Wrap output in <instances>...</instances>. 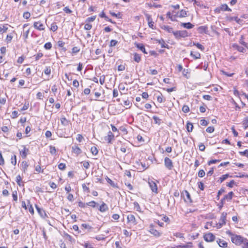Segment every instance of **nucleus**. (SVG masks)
I'll return each instance as SVG.
<instances>
[{
	"mask_svg": "<svg viewBox=\"0 0 248 248\" xmlns=\"http://www.w3.org/2000/svg\"><path fill=\"white\" fill-rule=\"evenodd\" d=\"M22 147L23 149L19 150L20 155L23 158H26L27 156V153L29 152V149L24 145L22 146Z\"/></svg>",
	"mask_w": 248,
	"mask_h": 248,
	"instance_id": "9",
	"label": "nucleus"
},
{
	"mask_svg": "<svg viewBox=\"0 0 248 248\" xmlns=\"http://www.w3.org/2000/svg\"><path fill=\"white\" fill-rule=\"evenodd\" d=\"M82 187L84 191L86 192L87 193L90 192V189L86 186L85 184H83L82 185Z\"/></svg>",
	"mask_w": 248,
	"mask_h": 248,
	"instance_id": "37",
	"label": "nucleus"
},
{
	"mask_svg": "<svg viewBox=\"0 0 248 248\" xmlns=\"http://www.w3.org/2000/svg\"><path fill=\"white\" fill-rule=\"evenodd\" d=\"M157 100L159 103H162L165 101L163 98V96L161 93L157 96Z\"/></svg>",
	"mask_w": 248,
	"mask_h": 248,
	"instance_id": "41",
	"label": "nucleus"
},
{
	"mask_svg": "<svg viewBox=\"0 0 248 248\" xmlns=\"http://www.w3.org/2000/svg\"><path fill=\"white\" fill-rule=\"evenodd\" d=\"M176 70L178 72H181L183 71V73L184 76H186V74H184V72L185 71V69H183V66L181 64H178L176 66Z\"/></svg>",
	"mask_w": 248,
	"mask_h": 248,
	"instance_id": "23",
	"label": "nucleus"
},
{
	"mask_svg": "<svg viewBox=\"0 0 248 248\" xmlns=\"http://www.w3.org/2000/svg\"><path fill=\"white\" fill-rule=\"evenodd\" d=\"M148 184L152 191L157 193L158 189L156 183L153 181H150L148 182Z\"/></svg>",
	"mask_w": 248,
	"mask_h": 248,
	"instance_id": "6",
	"label": "nucleus"
},
{
	"mask_svg": "<svg viewBox=\"0 0 248 248\" xmlns=\"http://www.w3.org/2000/svg\"><path fill=\"white\" fill-rule=\"evenodd\" d=\"M44 47L46 49H50L52 47V45H51V43L48 42V43H46L44 45Z\"/></svg>",
	"mask_w": 248,
	"mask_h": 248,
	"instance_id": "45",
	"label": "nucleus"
},
{
	"mask_svg": "<svg viewBox=\"0 0 248 248\" xmlns=\"http://www.w3.org/2000/svg\"><path fill=\"white\" fill-rule=\"evenodd\" d=\"M72 149L74 153L77 155H79L81 153V150L78 146H73Z\"/></svg>",
	"mask_w": 248,
	"mask_h": 248,
	"instance_id": "21",
	"label": "nucleus"
},
{
	"mask_svg": "<svg viewBox=\"0 0 248 248\" xmlns=\"http://www.w3.org/2000/svg\"><path fill=\"white\" fill-rule=\"evenodd\" d=\"M135 46L137 48L140 49L142 52H143L145 54H147V52L146 51L145 47L142 44L136 43Z\"/></svg>",
	"mask_w": 248,
	"mask_h": 248,
	"instance_id": "18",
	"label": "nucleus"
},
{
	"mask_svg": "<svg viewBox=\"0 0 248 248\" xmlns=\"http://www.w3.org/2000/svg\"><path fill=\"white\" fill-rule=\"evenodd\" d=\"M205 174V171L203 170H201L198 172V176L200 177H203Z\"/></svg>",
	"mask_w": 248,
	"mask_h": 248,
	"instance_id": "47",
	"label": "nucleus"
},
{
	"mask_svg": "<svg viewBox=\"0 0 248 248\" xmlns=\"http://www.w3.org/2000/svg\"><path fill=\"white\" fill-rule=\"evenodd\" d=\"M220 10L224 11H232V10L230 8L228 7V5L226 4H224L221 5V6L219 8H217L215 11L217 12H219Z\"/></svg>",
	"mask_w": 248,
	"mask_h": 248,
	"instance_id": "12",
	"label": "nucleus"
},
{
	"mask_svg": "<svg viewBox=\"0 0 248 248\" xmlns=\"http://www.w3.org/2000/svg\"><path fill=\"white\" fill-rule=\"evenodd\" d=\"M225 190L223 188H221L219 190H218L217 192V200L219 199V196L222 194L223 192H224Z\"/></svg>",
	"mask_w": 248,
	"mask_h": 248,
	"instance_id": "58",
	"label": "nucleus"
},
{
	"mask_svg": "<svg viewBox=\"0 0 248 248\" xmlns=\"http://www.w3.org/2000/svg\"><path fill=\"white\" fill-rule=\"evenodd\" d=\"M193 45L196 46L197 48H198L199 49H201L202 51H203L204 50V47L200 43H194Z\"/></svg>",
	"mask_w": 248,
	"mask_h": 248,
	"instance_id": "32",
	"label": "nucleus"
},
{
	"mask_svg": "<svg viewBox=\"0 0 248 248\" xmlns=\"http://www.w3.org/2000/svg\"><path fill=\"white\" fill-rule=\"evenodd\" d=\"M231 241L236 245L239 246L243 243L245 246H248V240L239 235L234 234L231 238Z\"/></svg>",
	"mask_w": 248,
	"mask_h": 248,
	"instance_id": "1",
	"label": "nucleus"
},
{
	"mask_svg": "<svg viewBox=\"0 0 248 248\" xmlns=\"http://www.w3.org/2000/svg\"><path fill=\"white\" fill-rule=\"evenodd\" d=\"M108 209V207L106 203L103 202V203L100 206L99 211L101 212H104Z\"/></svg>",
	"mask_w": 248,
	"mask_h": 248,
	"instance_id": "19",
	"label": "nucleus"
},
{
	"mask_svg": "<svg viewBox=\"0 0 248 248\" xmlns=\"http://www.w3.org/2000/svg\"><path fill=\"white\" fill-rule=\"evenodd\" d=\"M229 176V174H226L224 175H222L219 178L220 182L222 183L225 180H226L228 177Z\"/></svg>",
	"mask_w": 248,
	"mask_h": 248,
	"instance_id": "35",
	"label": "nucleus"
},
{
	"mask_svg": "<svg viewBox=\"0 0 248 248\" xmlns=\"http://www.w3.org/2000/svg\"><path fill=\"white\" fill-rule=\"evenodd\" d=\"M235 184V181L233 180H232L227 185V186L229 187H232Z\"/></svg>",
	"mask_w": 248,
	"mask_h": 248,
	"instance_id": "57",
	"label": "nucleus"
},
{
	"mask_svg": "<svg viewBox=\"0 0 248 248\" xmlns=\"http://www.w3.org/2000/svg\"><path fill=\"white\" fill-rule=\"evenodd\" d=\"M217 243L220 247L225 248L228 247V243L224 240L219 239L217 241Z\"/></svg>",
	"mask_w": 248,
	"mask_h": 248,
	"instance_id": "15",
	"label": "nucleus"
},
{
	"mask_svg": "<svg viewBox=\"0 0 248 248\" xmlns=\"http://www.w3.org/2000/svg\"><path fill=\"white\" fill-rule=\"evenodd\" d=\"M174 235L177 237L184 239V234H183V233H181L180 232H177V233H175L174 234Z\"/></svg>",
	"mask_w": 248,
	"mask_h": 248,
	"instance_id": "51",
	"label": "nucleus"
},
{
	"mask_svg": "<svg viewBox=\"0 0 248 248\" xmlns=\"http://www.w3.org/2000/svg\"><path fill=\"white\" fill-rule=\"evenodd\" d=\"M22 180V178L20 176V175H18L16 177V183H17V184L19 185V186H21V184H20V182Z\"/></svg>",
	"mask_w": 248,
	"mask_h": 248,
	"instance_id": "49",
	"label": "nucleus"
},
{
	"mask_svg": "<svg viewBox=\"0 0 248 248\" xmlns=\"http://www.w3.org/2000/svg\"><path fill=\"white\" fill-rule=\"evenodd\" d=\"M58 29V26L56 25V23H53L51 24L50 30L53 31H55Z\"/></svg>",
	"mask_w": 248,
	"mask_h": 248,
	"instance_id": "43",
	"label": "nucleus"
},
{
	"mask_svg": "<svg viewBox=\"0 0 248 248\" xmlns=\"http://www.w3.org/2000/svg\"><path fill=\"white\" fill-rule=\"evenodd\" d=\"M80 49L78 47L75 46L72 48V53H77L79 51Z\"/></svg>",
	"mask_w": 248,
	"mask_h": 248,
	"instance_id": "62",
	"label": "nucleus"
},
{
	"mask_svg": "<svg viewBox=\"0 0 248 248\" xmlns=\"http://www.w3.org/2000/svg\"><path fill=\"white\" fill-rule=\"evenodd\" d=\"M95 18H96L95 16H93L91 17H89L86 19V21L88 22H93L95 19Z\"/></svg>",
	"mask_w": 248,
	"mask_h": 248,
	"instance_id": "50",
	"label": "nucleus"
},
{
	"mask_svg": "<svg viewBox=\"0 0 248 248\" xmlns=\"http://www.w3.org/2000/svg\"><path fill=\"white\" fill-rule=\"evenodd\" d=\"M12 196L13 198V200L15 201H16L17 200V192L16 191L13 192Z\"/></svg>",
	"mask_w": 248,
	"mask_h": 248,
	"instance_id": "61",
	"label": "nucleus"
},
{
	"mask_svg": "<svg viewBox=\"0 0 248 248\" xmlns=\"http://www.w3.org/2000/svg\"><path fill=\"white\" fill-rule=\"evenodd\" d=\"M193 129V125L191 123H187V131L188 132L192 131Z\"/></svg>",
	"mask_w": 248,
	"mask_h": 248,
	"instance_id": "38",
	"label": "nucleus"
},
{
	"mask_svg": "<svg viewBox=\"0 0 248 248\" xmlns=\"http://www.w3.org/2000/svg\"><path fill=\"white\" fill-rule=\"evenodd\" d=\"M43 56V53H38L36 55H35V59L36 61H38L40 58H41Z\"/></svg>",
	"mask_w": 248,
	"mask_h": 248,
	"instance_id": "60",
	"label": "nucleus"
},
{
	"mask_svg": "<svg viewBox=\"0 0 248 248\" xmlns=\"http://www.w3.org/2000/svg\"><path fill=\"white\" fill-rule=\"evenodd\" d=\"M107 181L108 183H109L111 186L115 187L116 186V185L114 184V183L109 178L107 177Z\"/></svg>",
	"mask_w": 248,
	"mask_h": 248,
	"instance_id": "42",
	"label": "nucleus"
},
{
	"mask_svg": "<svg viewBox=\"0 0 248 248\" xmlns=\"http://www.w3.org/2000/svg\"><path fill=\"white\" fill-rule=\"evenodd\" d=\"M243 124L244 125V129H246L248 127V120L246 119L243 122Z\"/></svg>",
	"mask_w": 248,
	"mask_h": 248,
	"instance_id": "64",
	"label": "nucleus"
},
{
	"mask_svg": "<svg viewBox=\"0 0 248 248\" xmlns=\"http://www.w3.org/2000/svg\"><path fill=\"white\" fill-rule=\"evenodd\" d=\"M186 15V11L184 10H182L179 12H175V19H177L178 17H185Z\"/></svg>",
	"mask_w": 248,
	"mask_h": 248,
	"instance_id": "14",
	"label": "nucleus"
},
{
	"mask_svg": "<svg viewBox=\"0 0 248 248\" xmlns=\"http://www.w3.org/2000/svg\"><path fill=\"white\" fill-rule=\"evenodd\" d=\"M200 124L202 126H206L209 123L204 119H202L200 121Z\"/></svg>",
	"mask_w": 248,
	"mask_h": 248,
	"instance_id": "44",
	"label": "nucleus"
},
{
	"mask_svg": "<svg viewBox=\"0 0 248 248\" xmlns=\"http://www.w3.org/2000/svg\"><path fill=\"white\" fill-rule=\"evenodd\" d=\"M214 130H215V129L213 126H209L206 128V131L208 133H211L213 132L214 131Z\"/></svg>",
	"mask_w": 248,
	"mask_h": 248,
	"instance_id": "52",
	"label": "nucleus"
},
{
	"mask_svg": "<svg viewBox=\"0 0 248 248\" xmlns=\"http://www.w3.org/2000/svg\"><path fill=\"white\" fill-rule=\"evenodd\" d=\"M197 31L200 33H206L208 34V27L206 26H202L198 28Z\"/></svg>",
	"mask_w": 248,
	"mask_h": 248,
	"instance_id": "11",
	"label": "nucleus"
},
{
	"mask_svg": "<svg viewBox=\"0 0 248 248\" xmlns=\"http://www.w3.org/2000/svg\"><path fill=\"white\" fill-rule=\"evenodd\" d=\"M155 122V124H160L161 123V120L159 119L158 117L154 116L153 117Z\"/></svg>",
	"mask_w": 248,
	"mask_h": 248,
	"instance_id": "36",
	"label": "nucleus"
},
{
	"mask_svg": "<svg viewBox=\"0 0 248 248\" xmlns=\"http://www.w3.org/2000/svg\"><path fill=\"white\" fill-rule=\"evenodd\" d=\"M164 164L166 168L169 170H172L173 167L171 160L167 157H165L164 159Z\"/></svg>",
	"mask_w": 248,
	"mask_h": 248,
	"instance_id": "4",
	"label": "nucleus"
},
{
	"mask_svg": "<svg viewBox=\"0 0 248 248\" xmlns=\"http://www.w3.org/2000/svg\"><path fill=\"white\" fill-rule=\"evenodd\" d=\"M134 60L136 62H137L138 63L140 61V60H141V57H140V56L139 54H137L136 53H134Z\"/></svg>",
	"mask_w": 248,
	"mask_h": 248,
	"instance_id": "24",
	"label": "nucleus"
},
{
	"mask_svg": "<svg viewBox=\"0 0 248 248\" xmlns=\"http://www.w3.org/2000/svg\"><path fill=\"white\" fill-rule=\"evenodd\" d=\"M49 151L52 155H54L56 154V149L54 146L50 145L49 146Z\"/></svg>",
	"mask_w": 248,
	"mask_h": 248,
	"instance_id": "34",
	"label": "nucleus"
},
{
	"mask_svg": "<svg viewBox=\"0 0 248 248\" xmlns=\"http://www.w3.org/2000/svg\"><path fill=\"white\" fill-rule=\"evenodd\" d=\"M80 163L82 164L83 167L86 169H88L90 167V163L88 161H84Z\"/></svg>",
	"mask_w": 248,
	"mask_h": 248,
	"instance_id": "26",
	"label": "nucleus"
},
{
	"mask_svg": "<svg viewBox=\"0 0 248 248\" xmlns=\"http://www.w3.org/2000/svg\"><path fill=\"white\" fill-rule=\"evenodd\" d=\"M167 16L170 19L171 21H177V19H175V11H173L172 13L170 12H168L167 14Z\"/></svg>",
	"mask_w": 248,
	"mask_h": 248,
	"instance_id": "17",
	"label": "nucleus"
},
{
	"mask_svg": "<svg viewBox=\"0 0 248 248\" xmlns=\"http://www.w3.org/2000/svg\"><path fill=\"white\" fill-rule=\"evenodd\" d=\"M114 136L113 134L109 131L108 133V135L105 137L104 139L108 142V143H110L111 142V140L114 139Z\"/></svg>",
	"mask_w": 248,
	"mask_h": 248,
	"instance_id": "10",
	"label": "nucleus"
},
{
	"mask_svg": "<svg viewBox=\"0 0 248 248\" xmlns=\"http://www.w3.org/2000/svg\"><path fill=\"white\" fill-rule=\"evenodd\" d=\"M96 203L94 201H91L89 202L86 203V205L91 206L92 207H95L96 206Z\"/></svg>",
	"mask_w": 248,
	"mask_h": 248,
	"instance_id": "39",
	"label": "nucleus"
},
{
	"mask_svg": "<svg viewBox=\"0 0 248 248\" xmlns=\"http://www.w3.org/2000/svg\"><path fill=\"white\" fill-rule=\"evenodd\" d=\"M118 43V41L116 40H111L110 42L109 46L112 47L115 46Z\"/></svg>",
	"mask_w": 248,
	"mask_h": 248,
	"instance_id": "40",
	"label": "nucleus"
},
{
	"mask_svg": "<svg viewBox=\"0 0 248 248\" xmlns=\"http://www.w3.org/2000/svg\"><path fill=\"white\" fill-rule=\"evenodd\" d=\"M163 29L166 31H167L169 33H173L174 32L173 31V29L169 26H164Z\"/></svg>",
	"mask_w": 248,
	"mask_h": 248,
	"instance_id": "25",
	"label": "nucleus"
},
{
	"mask_svg": "<svg viewBox=\"0 0 248 248\" xmlns=\"http://www.w3.org/2000/svg\"><path fill=\"white\" fill-rule=\"evenodd\" d=\"M92 25L87 23L84 26V29L86 30H90L92 29Z\"/></svg>",
	"mask_w": 248,
	"mask_h": 248,
	"instance_id": "59",
	"label": "nucleus"
},
{
	"mask_svg": "<svg viewBox=\"0 0 248 248\" xmlns=\"http://www.w3.org/2000/svg\"><path fill=\"white\" fill-rule=\"evenodd\" d=\"M18 116V112L17 111H14L12 112V118H16Z\"/></svg>",
	"mask_w": 248,
	"mask_h": 248,
	"instance_id": "63",
	"label": "nucleus"
},
{
	"mask_svg": "<svg viewBox=\"0 0 248 248\" xmlns=\"http://www.w3.org/2000/svg\"><path fill=\"white\" fill-rule=\"evenodd\" d=\"M34 27L39 30L42 31L44 30V25L41 22H35L33 24Z\"/></svg>",
	"mask_w": 248,
	"mask_h": 248,
	"instance_id": "13",
	"label": "nucleus"
},
{
	"mask_svg": "<svg viewBox=\"0 0 248 248\" xmlns=\"http://www.w3.org/2000/svg\"><path fill=\"white\" fill-rule=\"evenodd\" d=\"M149 232L156 237H159L162 235V232L156 230L153 225H150Z\"/></svg>",
	"mask_w": 248,
	"mask_h": 248,
	"instance_id": "3",
	"label": "nucleus"
},
{
	"mask_svg": "<svg viewBox=\"0 0 248 248\" xmlns=\"http://www.w3.org/2000/svg\"><path fill=\"white\" fill-rule=\"evenodd\" d=\"M233 194V192H230L228 194L225 195L223 198L225 199V200L230 201L232 199Z\"/></svg>",
	"mask_w": 248,
	"mask_h": 248,
	"instance_id": "22",
	"label": "nucleus"
},
{
	"mask_svg": "<svg viewBox=\"0 0 248 248\" xmlns=\"http://www.w3.org/2000/svg\"><path fill=\"white\" fill-rule=\"evenodd\" d=\"M204 239L206 242H213L215 239V236L211 233H208L204 235Z\"/></svg>",
	"mask_w": 248,
	"mask_h": 248,
	"instance_id": "5",
	"label": "nucleus"
},
{
	"mask_svg": "<svg viewBox=\"0 0 248 248\" xmlns=\"http://www.w3.org/2000/svg\"><path fill=\"white\" fill-rule=\"evenodd\" d=\"M239 153L240 155H244V156H246L247 157H248V150H245L243 152L240 151Z\"/></svg>",
	"mask_w": 248,
	"mask_h": 248,
	"instance_id": "53",
	"label": "nucleus"
},
{
	"mask_svg": "<svg viewBox=\"0 0 248 248\" xmlns=\"http://www.w3.org/2000/svg\"><path fill=\"white\" fill-rule=\"evenodd\" d=\"M187 1H188L189 2H193V5L195 7L196 6H200V2L197 1L196 0H187Z\"/></svg>",
	"mask_w": 248,
	"mask_h": 248,
	"instance_id": "31",
	"label": "nucleus"
},
{
	"mask_svg": "<svg viewBox=\"0 0 248 248\" xmlns=\"http://www.w3.org/2000/svg\"><path fill=\"white\" fill-rule=\"evenodd\" d=\"M190 55L195 59H199L201 57V54L198 52L191 51Z\"/></svg>",
	"mask_w": 248,
	"mask_h": 248,
	"instance_id": "20",
	"label": "nucleus"
},
{
	"mask_svg": "<svg viewBox=\"0 0 248 248\" xmlns=\"http://www.w3.org/2000/svg\"><path fill=\"white\" fill-rule=\"evenodd\" d=\"M61 122L64 126H66L68 124V121L65 117H62L61 119Z\"/></svg>",
	"mask_w": 248,
	"mask_h": 248,
	"instance_id": "29",
	"label": "nucleus"
},
{
	"mask_svg": "<svg viewBox=\"0 0 248 248\" xmlns=\"http://www.w3.org/2000/svg\"><path fill=\"white\" fill-rule=\"evenodd\" d=\"M91 152L93 155H96L98 153V151L97 149L95 146H93V147H91Z\"/></svg>",
	"mask_w": 248,
	"mask_h": 248,
	"instance_id": "28",
	"label": "nucleus"
},
{
	"mask_svg": "<svg viewBox=\"0 0 248 248\" xmlns=\"http://www.w3.org/2000/svg\"><path fill=\"white\" fill-rule=\"evenodd\" d=\"M58 168L61 170H64L66 168V165L64 163H60L58 165Z\"/></svg>",
	"mask_w": 248,
	"mask_h": 248,
	"instance_id": "46",
	"label": "nucleus"
},
{
	"mask_svg": "<svg viewBox=\"0 0 248 248\" xmlns=\"http://www.w3.org/2000/svg\"><path fill=\"white\" fill-rule=\"evenodd\" d=\"M30 16L31 14L28 12H25L23 14V17L25 19H28L30 18Z\"/></svg>",
	"mask_w": 248,
	"mask_h": 248,
	"instance_id": "56",
	"label": "nucleus"
},
{
	"mask_svg": "<svg viewBox=\"0 0 248 248\" xmlns=\"http://www.w3.org/2000/svg\"><path fill=\"white\" fill-rule=\"evenodd\" d=\"M105 76L104 75H102V76L100 77V79H99L100 83L101 85H103V84L105 82Z\"/></svg>",
	"mask_w": 248,
	"mask_h": 248,
	"instance_id": "55",
	"label": "nucleus"
},
{
	"mask_svg": "<svg viewBox=\"0 0 248 248\" xmlns=\"http://www.w3.org/2000/svg\"><path fill=\"white\" fill-rule=\"evenodd\" d=\"M134 209L136 211L140 212H141V211L140 209V207L139 204L137 202H135L134 203Z\"/></svg>",
	"mask_w": 248,
	"mask_h": 248,
	"instance_id": "30",
	"label": "nucleus"
},
{
	"mask_svg": "<svg viewBox=\"0 0 248 248\" xmlns=\"http://www.w3.org/2000/svg\"><path fill=\"white\" fill-rule=\"evenodd\" d=\"M127 219L128 222H131L134 224H136V218L133 215H128L127 217Z\"/></svg>",
	"mask_w": 248,
	"mask_h": 248,
	"instance_id": "16",
	"label": "nucleus"
},
{
	"mask_svg": "<svg viewBox=\"0 0 248 248\" xmlns=\"http://www.w3.org/2000/svg\"><path fill=\"white\" fill-rule=\"evenodd\" d=\"M174 35L177 38H180L181 37H185L186 36V31H174L173 32Z\"/></svg>",
	"mask_w": 248,
	"mask_h": 248,
	"instance_id": "7",
	"label": "nucleus"
},
{
	"mask_svg": "<svg viewBox=\"0 0 248 248\" xmlns=\"http://www.w3.org/2000/svg\"><path fill=\"white\" fill-rule=\"evenodd\" d=\"M11 163L13 165L15 166L16 164V155H14L11 158Z\"/></svg>",
	"mask_w": 248,
	"mask_h": 248,
	"instance_id": "48",
	"label": "nucleus"
},
{
	"mask_svg": "<svg viewBox=\"0 0 248 248\" xmlns=\"http://www.w3.org/2000/svg\"><path fill=\"white\" fill-rule=\"evenodd\" d=\"M8 25H6L5 26H3L2 27H0V32L1 33H3L6 32L8 30Z\"/></svg>",
	"mask_w": 248,
	"mask_h": 248,
	"instance_id": "27",
	"label": "nucleus"
},
{
	"mask_svg": "<svg viewBox=\"0 0 248 248\" xmlns=\"http://www.w3.org/2000/svg\"><path fill=\"white\" fill-rule=\"evenodd\" d=\"M44 73L45 74L49 75L51 73V69L50 67H46V69L44 71Z\"/></svg>",
	"mask_w": 248,
	"mask_h": 248,
	"instance_id": "54",
	"label": "nucleus"
},
{
	"mask_svg": "<svg viewBox=\"0 0 248 248\" xmlns=\"http://www.w3.org/2000/svg\"><path fill=\"white\" fill-rule=\"evenodd\" d=\"M227 215V213H222L219 222L217 224V228H221L223 226V225H225L226 223Z\"/></svg>",
	"mask_w": 248,
	"mask_h": 248,
	"instance_id": "2",
	"label": "nucleus"
},
{
	"mask_svg": "<svg viewBox=\"0 0 248 248\" xmlns=\"http://www.w3.org/2000/svg\"><path fill=\"white\" fill-rule=\"evenodd\" d=\"M28 166V164L26 161H24L22 162V167L24 171H25L27 170Z\"/></svg>",
	"mask_w": 248,
	"mask_h": 248,
	"instance_id": "33",
	"label": "nucleus"
},
{
	"mask_svg": "<svg viewBox=\"0 0 248 248\" xmlns=\"http://www.w3.org/2000/svg\"><path fill=\"white\" fill-rule=\"evenodd\" d=\"M35 207L38 214L42 218H45V217H47V214L44 210L39 208L37 205H35Z\"/></svg>",
	"mask_w": 248,
	"mask_h": 248,
	"instance_id": "8",
	"label": "nucleus"
}]
</instances>
